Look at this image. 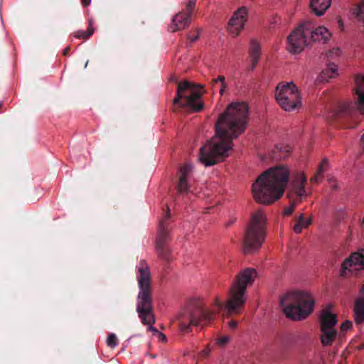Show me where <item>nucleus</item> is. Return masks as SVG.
<instances>
[{
	"mask_svg": "<svg viewBox=\"0 0 364 364\" xmlns=\"http://www.w3.org/2000/svg\"><path fill=\"white\" fill-rule=\"evenodd\" d=\"M257 276V271L250 267L240 271L230 289L228 300L225 305L218 299H215L213 309L205 307L200 299H193L188 303L178 316L180 329L181 331L188 333L191 331L192 326L206 325L210 323L215 314L223 309L228 316L233 314H240L246 302L245 292L248 286L252 284Z\"/></svg>",
	"mask_w": 364,
	"mask_h": 364,
	"instance_id": "1",
	"label": "nucleus"
},
{
	"mask_svg": "<svg viewBox=\"0 0 364 364\" xmlns=\"http://www.w3.org/2000/svg\"><path fill=\"white\" fill-rule=\"evenodd\" d=\"M248 116L247 103L230 104L218 117L215 124L216 136L200 149V161L205 166H210L227 157L228 151L232 149V139L246 129Z\"/></svg>",
	"mask_w": 364,
	"mask_h": 364,
	"instance_id": "2",
	"label": "nucleus"
},
{
	"mask_svg": "<svg viewBox=\"0 0 364 364\" xmlns=\"http://www.w3.org/2000/svg\"><path fill=\"white\" fill-rule=\"evenodd\" d=\"M289 168L283 165L272 167L263 172L252 184L255 200L269 205L284 194L289 179Z\"/></svg>",
	"mask_w": 364,
	"mask_h": 364,
	"instance_id": "3",
	"label": "nucleus"
},
{
	"mask_svg": "<svg viewBox=\"0 0 364 364\" xmlns=\"http://www.w3.org/2000/svg\"><path fill=\"white\" fill-rule=\"evenodd\" d=\"M136 274L139 287L136 310L144 325L149 326V331L158 333L152 326L155 323L153 309L151 277L149 265L144 259L140 260Z\"/></svg>",
	"mask_w": 364,
	"mask_h": 364,
	"instance_id": "4",
	"label": "nucleus"
},
{
	"mask_svg": "<svg viewBox=\"0 0 364 364\" xmlns=\"http://www.w3.org/2000/svg\"><path fill=\"white\" fill-rule=\"evenodd\" d=\"M314 303L312 296L305 291L289 292L280 300L287 317L298 321L306 318L313 311Z\"/></svg>",
	"mask_w": 364,
	"mask_h": 364,
	"instance_id": "5",
	"label": "nucleus"
},
{
	"mask_svg": "<svg viewBox=\"0 0 364 364\" xmlns=\"http://www.w3.org/2000/svg\"><path fill=\"white\" fill-rule=\"evenodd\" d=\"M266 237V216L262 210H257L251 216L243 237V251L251 254L258 250Z\"/></svg>",
	"mask_w": 364,
	"mask_h": 364,
	"instance_id": "6",
	"label": "nucleus"
},
{
	"mask_svg": "<svg viewBox=\"0 0 364 364\" xmlns=\"http://www.w3.org/2000/svg\"><path fill=\"white\" fill-rule=\"evenodd\" d=\"M203 92V87L200 85L188 81L181 82L178 84L173 105L193 112H200L204 108L203 102L200 100Z\"/></svg>",
	"mask_w": 364,
	"mask_h": 364,
	"instance_id": "7",
	"label": "nucleus"
},
{
	"mask_svg": "<svg viewBox=\"0 0 364 364\" xmlns=\"http://www.w3.org/2000/svg\"><path fill=\"white\" fill-rule=\"evenodd\" d=\"M355 89L356 101L341 105L336 109L335 118L350 117L358 120L360 115H364V77L356 79Z\"/></svg>",
	"mask_w": 364,
	"mask_h": 364,
	"instance_id": "8",
	"label": "nucleus"
},
{
	"mask_svg": "<svg viewBox=\"0 0 364 364\" xmlns=\"http://www.w3.org/2000/svg\"><path fill=\"white\" fill-rule=\"evenodd\" d=\"M275 97L278 104L285 111H292L301 103L298 89L293 82L279 84Z\"/></svg>",
	"mask_w": 364,
	"mask_h": 364,
	"instance_id": "9",
	"label": "nucleus"
},
{
	"mask_svg": "<svg viewBox=\"0 0 364 364\" xmlns=\"http://www.w3.org/2000/svg\"><path fill=\"white\" fill-rule=\"evenodd\" d=\"M169 218L170 209L167 206L166 213L159 224V232L156 245L159 256L164 260H169L171 259V251L166 246V242L169 240L168 223L167 222Z\"/></svg>",
	"mask_w": 364,
	"mask_h": 364,
	"instance_id": "10",
	"label": "nucleus"
},
{
	"mask_svg": "<svg viewBox=\"0 0 364 364\" xmlns=\"http://www.w3.org/2000/svg\"><path fill=\"white\" fill-rule=\"evenodd\" d=\"M309 43V39L304 23L293 31L287 38V49L291 53H300Z\"/></svg>",
	"mask_w": 364,
	"mask_h": 364,
	"instance_id": "11",
	"label": "nucleus"
},
{
	"mask_svg": "<svg viewBox=\"0 0 364 364\" xmlns=\"http://www.w3.org/2000/svg\"><path fill=\"white\" fill-rule=\"evenodd\" d=\"M364 269V252H355L350 254L342 263L340 270L341 277H348L354 272Z\"/></svg>",
	"mask_w": 364,
	"mask_h": 364,
	"instance_id": "12",
	"label": "nucleus"
},
{
	"mask_svg": "<svg viewBox=\"0 0 364 364\" xmlns=\"http://www.w3.org/2000/svg\"><path fill=\"white\" fill-rule=\"evenodd\" d=\"M247 11L245 7L238 9L230 19L228 30L234 36H237L243 29L247 21Z\"/></svg>",
	"mask_w": 364,
	"mask_h": 364,
	"instance_id": "13",
	"label": "nucleus"
},
{
	"mask_svg": "<svg viewBox=\"0 0 364 364\" xmlns=\"http://www.w3.org/2000/svg\"><path fill=\"white\" fill-rule=\"evenodd\" d=\"M304 27L306 28V32H307L308 36L310 37L309 41L326 43L331 36V33L326 28L318 26L314 28L311 21L304 22Z\"/></svg>",
	"mask_w": 364,
	"mask_h": 364,
	"instance_id": "14",
	"label": "nucleus"
},
{
	"mask_svg": "<svg viewBox=\"0 0 364 364\" xmlns=\"http://www.w3.org/2000/svg\"><path fill=\"white\" fill-rule=\"evenodd\" d=\"M306 177L303 173H298L292 181L289 193L296 200L301 202L303 197L306 196L305 185Z\"/></svg>",
	"mask_w": 364,
	"mask_h": 364,
	"instance_id": "15",
	"label": "nucleus"
},
{
	"mask_svg": "<svg viewBox=\"0 0 364 364\" xmlns=\"http://www.w3.org/2000/svg\"><path fill=\"white\" fill-rule=\"evenodd\" d=\"M192 172V166L185 164L181 166L178 171V182L176 186L178 193H187L189 191L190 186L188 178Z\"/></svg>",
	"mask_w": 364,
	"mask_h": 364,
	"instance_id": "16",
	"label": "nucleus"
},
{
	"mask_svg": "<svg viewBox=\"0 0 364 364\" xmlns=\"http://www.w3.org/2000/svg\"><path fill=\"white\" fill-rule=\"evenodd\" d=\"M191 21V16L182 11L178 12L173 16L168 30L171 32L183 30L190 24Z\"/></svg>",
	"mask_w": 364,
	"mask_h": 364,
	"instance_id": "17",
	"label": "nucleus"
},
{
	"mask_svg": "<svg viewBox=\"0 0 364 364\" xmlns=\"http://www.w3.org/2000/svg\"><path fill=\"white\" fill-rule=\"evenodd\" d=\"M337 316L336 314L331 313L328 310L325 309L322 311L320 316L321 330L336 329Z\"/></svg>",
	"mask_w": 364,
	"mask_h": 364,
	"instance_id": "18",
	"label": "nucleus"
},
{
	"mask_svg": "<svg viewBox=\"0 0 364 364\" xmlns=\"http://www.w3.org/2000/svg\"><path fill=\"white\" fill-rule=\"evenodd\" d=\"M261 46L260 43L255 39L250 40V46L249 48V55L252 65L250 68V70H253L259 60L260 59Z\"/></svg>",
	"mask_w": 364,
	"mask_h": 364,
	"instance_id": "19",
	"label": "nucleus"
},
{
	"mask_svg": "<svg viewBox=\"0 0 364 364\" xmlns=\"http://www.w3.org/2000/svg\"><path fill=\"white\" fill-rule=\"evenodd\" d=\"M354 320L357 324L364 323V297L360 296L355 299L353 306Z\"/></svg>",
	"mask_w": 364,
	"mask_h": 364,
	"instance_id": "20",
	"label": "nucleus"
},
{
	"mask_svg": "<svg viewBox=\"0 0 364 364\" xmlns=\"http://www.w3.org/2000/svg\"><path fill=\"white\" fill-rule=\"evenodd\" d=\"M331 0H312L311 7L316 16H322L330 7Z\"/></svg>",
	"mask_w": 364,
	"mask_h": 364,
	"instance_id": "21",
	"label": "nucleus"
},
{
	"mask_svg": "<svg viewBox=\"0 0 364 364\" xmlns=\"http://www.w3.org/2000/svg\"><path fill=\"white\" fill-rule=\"evenodd\" d=\"M321 342L323 346H331L336 338L337 331L336 329L321 330Z\"/></svg>",
	"mask_w": 364,
	"mask_h": 364,
	"instance_id": "22",
	"label": "nucleus"
},
{
	"mask_svg": "<svg viewBox=\"0 0 364 364\" xmlns=\"http://www.w3.org/2000/svg\"><path fill=\"white\" fill-rule=\"evenodd\" d=\"M289 152V148L283 145H277L275 149H273L269 154V158L274 161H278L287 156Z\"/></svg>",
	"mask_w": 364,
	"mask_h": 364,
	"instance_id": "23",
	"label": "nucleus"
},
{
	"mask_svg": "<svg viewBox=\"0 0 364 364\" xmlns=\"http://www.w3.org/2000/svg\"><path fill=\"white\" fill-rule=\"evenodd\" d=\"M337 75L336 65L333 63H330L326 69L322 70L319 75V79L321 81H328V79L335 77Z\"/></svg>",
	"mask_w": 364,
	"mask_h": 364,
	"instance_id": "24",
	"label": "nucleus"
},
{
	"mask_svg": "<svg viewBox=\"0 0 364 364\" xmlns=\"http://www.w3.org/2000/svg\"><path fill=\"white\" fill-rule=\"evenodd\" d=\"M328 165V160L326 159H323L318 167L317 171L316 172L314 176H312L311 178V183H318L320 181H321V179L323 177V172L327 169Z\"/></svg>",
	"mask_w": 364,
	"mask_h": 364,
	"instance_id": "25",
	"label": "nucleus"
},
{
	"mask_svg": "<svg viewBox=\"0 0 364 364\" xmlns=\"http://www.w3.org/2000/svg\"><path fill=\"white\" fill-rule=\"evenodd\" d=\"M311 223L310 218L305 219L304 214H301L297 219V223L294 225L293 230L296 233H300L303 228H307Z\"/></svg>",
	"mask_w": 364,
	"mask_h": 364,
	"instance_id": "26",
	"label": "nucleus"
},
{
	"mask_svg": "<svg viewBox=\"0 0 364 364\" xmlns=\"http://www.w3.org/2000/svg\"><path fill=\"white\" fill-rule=\"evenodd\" d=\"M94 33V28L92 27V22L90 20L89 21V27L85 31H77L75 33L74 36L76 38H82L84 40L88 39Z\"/></svg>",
	"mask_w": 364,
	"mask_h": 364,
	"instance_id": "27",
	"label": "nucleus"
},
{
	"mask_svg": "<svg viewBox=\"0 0 364 364\" xmlns=\"http://www.w3.org/2000/svg\"><path fill=\"white\" fill-rule=\"evenodd\" d=\"M220 83L219 92L223 95L227 87L225 82V77L223 75H219L218 78L213 79L211 81L212 86L215 88L216 86Z\"/></svg>",
	"mask_w": 364,
	"mask_h": 364,
	"instance_id": "28",
	"label": "nucleus"
},
{
	"mask_svg": "<svg viewBox=\"0 0 364 364\" xmlns=\"http://www.w3.org/2000/svg\"><path fill=\"white\" fill-rule=\"evenodd\" d=\"M287 196L289 200V205L284 208V214L285 215H290L294 212L296 205L301 202L296 200L291 194H287Z\"/></svg>",
	"mask_w": 364,
	"mask_h": 364,
	"instance_id": "29",
	"label": "nucleus"
},
{
	"mask_svg": "<svg viewBox=\"0 0 364 364\" xmlns=\"http://www.w3.org/2000/svg\"><path fill=\"white\" fill-rule=\"evenodd\" d=\"M196 0H189L186 6V11L183 12L187 15L192 16L195 6H196Z\"/></svg>",
	"mask_w": 364,
	"mask_h": 364,
	"instance_id": "30",
	"label": "nucleus"
},
{
	"mask_svg": "<svg viewBox=\"0 0 364 364\" xmlns=\"http://www.w3.org/2000/svg\"><path fill=\"white\" fill-rule=\"evenodd\" d=\"M107 344L111 348H114L117 346V338L115 334L111 333L108 336L107 339Z\"/></svg>",
	"mask_w": 364,
	"mask_h": 364,
	"instance_id": "31",
	"label": "nucleus"
},
{
	"mask_svg": "<svg viewBox=\"0 0 364 364\" xmlns=\"http://www.w3.org/2000/svg\"><path fill=\"white\" fill-rule=\"evenodd\" d=\"M352 324L353 323L350 321L347 320V321H344L341 326V331H348V329H350L352 327Z\"/></svg>",
	"mask_w": 364,
	"mask_h": 364,
	"instance_id": "32",
	"label": "nucleus"
},
{
	"mask_svg": "<svg viewBox=\"0 0 364 364\" xmlns=\"http://www.w3.org/2000/svg\"><path fill=\"white\" fill-rule=\"evenodd\" d=\"M196 32H197V33H196V35L195 36H188V39H189L191 43L196 42L198 40V38L199 37V35H200V33L201 32V29L200 28H197L196 29Z\"/></svg>",
	"mask_w": 364,
	"mask_h": 364,
	"instance_id": "33",
	"label": "nucleus"
},
{
	"mask_svg": "<svg viewBox=\"0 0 364 364\" xmlns=\"http://www.w3.org/2000/svg\"><path fill=\"white\" fill-rule=\"evenodd\" d=\"M229 336H222L218 339V343L221 346H224L229 341Z\"/></svg>",
	"mask_w": 364,
	"mask_h": 364,
	"instance_id": "34",
	"label": "nucleus"
},
{
	"mask_svg": "<svg viewBox=\"0 0 364 364\" xmlns=\"http://www.w3.org/2000/svg\"><path fill=\"white\" fill-rule=\"evenodd\" d=\"M328 183L332 191H336L338 189V185L334 179H328Z\"/></svg>",
	"mask_w": 364,
	"mask_h": 364,
	"instance_id": "35",
	"label": "nucleus"
},
{
	"mask_svg": "<svg viewBox=\"0 0 364 364\" xmlns=\"http://www.w3.org/2000/svg\"><path fill=\"white\" fill-rule=\"evenodd\" d=\"M228 326L230 328H231L232 330H234L237 328V322L235 320H231L228 322Z\"/></svg>",
	"mask_w": 364,
	"mask_h": 364,
	"instance_id": "36",
	"label": "nucleus"
},
{
	"mask_svg": "<svg viewBox=\"0 0 364 364\" xmlns=\"http://www.w3.org/2000/svg\"><path fill=\"white\" fill-rule=\"evenodd\" d=\"M159 339L163 341V342H166V336L162 333H159Z\"/></svg>",
	"mask_w": 364,
	"mask_h": 364,
	"instance_id": "37",
	"label": "nucleus"
},
{
	"mask_svg": "<svg viewBox=\"0 0 364 364\" xmlns=\"http://www.w3.org/2000/svg\"><path fill=\"white\" fill-rule=\"evenodd\" d=\"M91 0H81V3L84 7L90 5Z\"/></svg>",
	"mask_w": 364,
	"mask_h": 364,
	"instance_id": "38",
	"label": "nucleus"
},
{
	"mask_svg": "<svg viewBox=\"0 0 364 364\" xmlns=\"http://www.w3.org/2000/svg\"><path fill=\"white\" fill-rule=\"evenodd\" d=\"M70 51V47H67L64 50H63V54L64 55H66Z\"/></svg>",
	"mask_w": 364,
	"mask_h": 364,
	"instance_id": "39",
	"label": "nucleus"
},
{
	"mask_svg": "<svg viewBox=\"0 0 364 364\" xmlns=\"http://www.w3.org/2000/svg\"><path fill=\"white\" fill-rule=\"evenodd\" d=\"M338 23L339 27H340L341 29H343V21H342L341 19H339V20H338Z\"/></svg>",
	"mask_w": 364,
	"mask_h": 364,
	"instance_id": "40",
	"label": "nucleus"
},
{
	"mask_svg": "<svg viewBox=\"0 0 364 364\" xmlns=\"http://www.w3.org/2000/svg\"><path fill=\"white\" fill-rule=\"evenodd\" d=\"M361 146L364 151V134L362 136V138H361Z\"/></svg>",
	"mask_w": 364,
	"mask_h": 364,
	"instance_id": "41",
	"label": "nucleus"
},
{
	"mask_svg": "<svg viewBox=\"0 0 364 364\" xmlns=\"http://www.w3.org/2000/svg\"><path fill=\"white\" fill-rule=\"evenodd\" d=\"M360 293L361 294H364V284L362 285L360 289Z\"/></svg>",
	"mask_w": 364,
	"mask_h": 364,
	"instance_id": "42",
	"label": "nucleus"
},
{
	"mask_svg": "<svg viewBox=\"0 0 364 364\" xmlns=\"http://www.w3.org/2000/svg\"><path fill=\"white\" fill-rule=\"evenodd\" d=\"M358 349H360V350L364 349V342L360 344V346H359Z\"/></svg>",
	"mask_w": 364,
	"mask_h": 364,
	"instance_id": "43",
	"label": "nucleus"
},
{
	"mask_svg": "<svg viewBox=\"0 0 364 364\" xmlns=\"http://www.w3.org/2000/svg\"><path fill=\"white\" fill-rule=\"evenodd\" d=\"M203 353H204L205 354H206V355H208V350H204V351H203Z\"/></svg>",
	"mask_w": 364,
	"mask_h": 364,
	"instance_id": "44",
	"label": "nucleus"
},
{
	"mask_svg": "<svg viewBox=\"0 0 364 364\" xmlns=\"http://www.w3.org/2000/svg\"><path fill=\"white\" fill-rule=\"evenodd\" d=\"M87 64H88V61L86 62L85 67H87Z\"/></svg>",
	"mask_w": 364,
	"mask_h": 364,
	"instance_id": "45",
	"label": "nucleus"
},
{
	"mask_svg": "<svg viewBox=\"0 0 364 364\" xmlns=\"http://www.w3.org/2000/svg\"><path fill=\"white\" fill-rule=\"evenodd\" d=\"M171 80L176 81V80H174V79H173V78H171Z\"/></svg>",
	"mask_w": 364,
	"mask_h": 364,
	"instance_id": "46",
	"label": "nucleus"
},
{
	"mask_svg": "<svg viewBox=\"0 0 364 364\" xmlns=\"http://www.w3.org/2000/svg\"><path fill=\"white\" fill-rule=\"evenodd\" d=\"M1 107V103L0 102V107Z\"/></svg>",
	"mask_w": 364,
	"mask_h": 364,
	"instance_id": "47",
	"label": "nucleus"
}]
</instances>
